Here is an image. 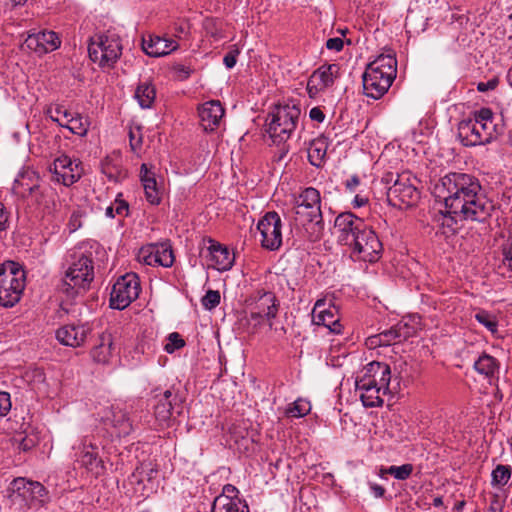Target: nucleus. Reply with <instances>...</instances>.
Instances as JSON below:
<instances>
[{
    "label": "nucleus",
    "mask_w": 512,
    "mask_h": 512,
    "mask_svg": "<svg viewBox=\"0 0 512 512\" xmlns=\"http://www.w3.org/2000/svg\"><path fill=\"white\" fill-rule=\"evenodd\" d=\"M433 194L449 213L467 221H485L494 209L493 203L481 193L479 180L466 173L451 172L441 177Z\"/></svg>",
    "instance_id": "f257e3e1"
},
{
    "label": "nucleus",
    "mask_w": 512,
    "mask_h": 512,
    "mask_svg": "<svg viewBox=\"0 0 512 512\" xmlns=\"http://www.w3.org/2000/svg\"><path fill=\"white\" fill-rule=\"evenodd\" d=\"M397 74V60L391 54H381L367 65L363 74V89L366 96L380 99L391 87Z\"/></svg>",
    "instance_id": "f03ea898"
},
{
    "label": "nucleus",
    "mask_w": 512,
    "mask_h": 512,
    "mask_svg": "<svg viewBox=\"0 0 512 512\" xmlns=\"http://www.w3.org/2000/svg\"><path fill=\"white\" fill-rule=\"evenodd\" d=\"M494 128L493 112L482 108L474 112L473 118L459 123L458 136L465 146L482 145L492 140Z\"/></svg>",
    "instance_id": "7ed1b4c3"
},
{
    "label": "nucleus",
    "mask_w": 512,
    "mask_h": 512,
    "mask_svg": "<svg viewBox=\"0 0 512 512\" xmlns=\"http://www.w3.org/2000/svg\"><path fill=\"white\" fill-rule=\"evenodd\" d=\"M294 221L298 226L311 225L313 232L320 233L323 229L320 192L307 187L294 199Z\"/></svg>",
    "instance_id": "20e7f679"
},
{
    "label": "nucleus",
    "mask_w": 512,
    "mask_h": 512,
    "mask_svg": "<svg viewBox=\"0 0 512 512\" xmlns=\"http://www.w3.org/2000/svg\"><path fill=\"white\" fill-rule=\"evenodd\" d=\"M26 285L24 269L14 261H5L0 265V305L13 307L23 294Z\"/></svg>",
    "instance_id": "39448f33"
},
{
    "label": "nucleus",
    "mask_w": 512,
    "mask_h": 512,
    "mask_svg": "<svg viewBox=\"0 0 512 512\" xmlns=\"http://www.w3.org/2000/svg\"><path fill=\"white\" fill-rule=\"evenodd\" d=\"M297 105H277L267 118V132L274 143L286 142L294 133L300 118Z\"/></svg>",
    "instance_id": "423d86ee"
},
{
    "label": "nucleus",
    "mask_w": 512,
    "mask_h": 512,
    "mask_svg": "<svg viewBox=\"0 0 512 512\" xmlns=\"http://www.w3.org/2000/svg\"><path fill=\"white\" fill-rule=\"evenodd\" d=\"M94 279L93 260L90 256L80 253L73 256L61 284V291L73 297L89 288Z\"/></svg>",
    "instance_id": "0eeeda50"
},
{
    "label": "nucleus",
    "mask_w": 512,
    "mask_h": 512,
    "mask_svg": "<svg viewBox=\"0 0 512 512\" xmlns=\"http://www.w3.org/2000/svg\"><path fill=\"white\" fill-rule=\"evenodd\" d=\"M88 54L101 68L113 67L122 54L119 36L114 33L93 36L88 45Z\"/></svg>",
    "instance_id": "6e6552de"
},
{
    "label": "nucleus",
    "mask_w": 512,
    "mask_h": 512,
    "mask_svg": "<svg viewBox=\"0 0 512 512\" xmlns=\"http://www.w3.org/2000/svg\"><path fill=\"white\" fill-rule=\"evenodd\" d=\"M154 416L159 426L169 427L176 415L182 413V399L174 389L156 388L152 391Z\"/></svg>",
    "instance_id": "1a4fd4ad"
},
{
    "label": "nucleus",
    "mask_w": 512,
    "mask_h": 512,
    "mask_svg": "<svg viewBox=\"0 0 512 512\" xmlns=\"http://www.w3.org/2000/svg\"><path fill=\"white\" fill-rule=\"evenodd\" d=\"M141 287L138 276L135 273H127L117 279L110 295V306L123 310L139 296Z\"/></svg>",
    "instance_id": "9d476101"
},
{
    "label": "nucleus",
    "mask_w": 512,
    "mask_h": 512,
    "mask_svg": "<svg viewBox=\"0 0 512 512\" xmlns=\"http://www.w3.org/2000/svg\"><path fill=\"white\" fill-rule=\"evenodd\" d=\"M415 177L409 173L397 176L394 184L387 190V200L390 205L401 208L413 206L419 199L420 193L414 185Z\"/></svg>",
    "instance_id": "9b49d317"
},
{
    "label": "nucleus",
    "mask_w": 512,
    "mask_h": 512,
    "mask_svg": "<svg viewBox=\"0 0 512 512\" xmlns=\"http://www.w3.org/2000/svg\"><path fill=\"white\" fill-rule=\"evenodd\" d=\"M349 247L352 249L353 256L370 263L377 262L383 250L378 236L368 225L365 226Z\"/></svg>",
    "instance_id": "f8f14e48"
},
{
    "label": "nucleus",
    "mask_w": 512,
    "mask_h": 512,
    "mask_svg": "<svg viewBox=\"0 0 512 512\" xmlns=\"http://www.w3.org/2000/svg\"><path fill=\"white\" fill-rule=\"evenodd\" d=\"M47 496L45 487L34 481L18 478L13 482V492L10 495L13 503L23 502L24 506L37 507L44 503Z\"/></svg>",
    "instance_id": "ddd939ff"
},
{
    "label": "nucleus",
    "mask_w": 512,
    "mask_h": 512,
    "mask_svg": "<svg viewBox=\"0 0 512 512\" xmlns=\"http://www.w3.org/2000/svg\"><path fill=\"white\" fill-rule=\"evenodd\" d=\"M261 246L267 250H278L282 245V220L275 211L267 212L258 222Z\"/></svg>",
    "instance_id": "4468645a"
},
{
    "label": "nucleus",
    "mask_w": 512,
    "mask_h": 512,
    "mask_svg": "<svg viewBox=\"0 0 512 512\" xmlns=\"http://www.w3.org/2000/svg\"><path fill=\"white\" fill-rule=\"evenodd\" d=\"M367 224L351 212L339 214L334 222V234L342 245L351 246Z\"/></svg>",
    "instance_id": "2eb2a0df"
},
{
    "label": "nucleus",
    "mask_w": 512,
    "mask_h": 512,
    "mask_svg": "<svg viewBox=\"0 0 512 512\" xmlns=\"http://www.w3.org/2000/svg\"><path fill=\"white\" fill-rule=\"evenodd\" d=\"M252 300L250 304V318L256 324L262 323L265 319L270 321L276 317L279 303L274 293L257 291Z\"/></svg>",
    "instance_id": "dca6fc26"
},
{
    "label": "nucleus",
    "mask_w": 512,
    "mask_h": 512,
    "mask_svg": "<svg viewBox=\"0 0 512 512\" xmlns=\"http://www.w3.org/2000/svg\"><path fill=\"white\" fill-rule=\"evenodd\" d=\"M138 260L149 266L171 267L175 261L172 247L167 243L149 244L138 252Z\"/></svg>",
    "instance_id": "f3484780"
},
{
    "label": "nucleus",
    "mask_w": 512,
    "mask_h": 512,
    "mask_svg": "<svg viewBox=\"0 0 512 512\" xmlns=\"http://www.w3.org/2000/svg\"><path fill=\"white\" fill-rule=\"evenodd\" d=\"M83 173L82 163L79 160L71 159L62 155L53 163V174L57 182L70 186L78 181Z\"/></svg>",
    "instance_id": "a211bd4d"
},
{
    "label": "nucleus",
    "mask_w": 512,
    "mask_h": 512,
    "mask_svg": "<svg viewBox=\"0 0 512 512\" xmlns=\"http://www.w3.org/2000/svg\"><path fill=\"white\" fill-rule=\"evenodd\" d=\"M414 333L415 330L413 327H411L407 323L400 322L388 330H385L377 335L370 336L367 339V344L371 348H375L378 346H389L401 342L403 340H407L408 338L413 336Z\"/></svg>",
    "instance_id": "6ab92c4d"
},
{
    "label": "nucleus",
    "mask_w": 512,
    "mask_h": 512,
    "mask_svg": "<svg viewBox=\"0 0 512 512\" xmlns=\"http://www.w3.org/2000/svg\"><path fill=\"white\" fill-rule=\"evenodd\" d=\"M312 320L316 325L326 327L333 334L342 333V325L334 306L326 307L325 299H318L312 310Z\"/></svg>",
    "instance_id": "aec40b11"
},
{
    "label": "nucleus",
    "mask_w": 512,
    "mask_h": 512,
    "mask_svg": "<svg viewBox=\"0 0 512 512\" xmlns=\"http://www.w3.org/2000/svg\"><path fill=\"white\" fill-rule=\"evenodd\" d=\"M20 196L42 208L44 212L50 213L55 206V192L48 185L33 184L24 188Z\"/></svg>",
    "instance_id": "412c9836"
},
{
    "label": "nucleus",
    "mask_w": 512,
    "mask_h": 512,
    "mask_svg": "<svg viewBox=\"0 0 512 512\" xmlns=\"http://www.w3.org/2000/svg\"><path fill=\"white\" fill-rule=\"evenodd\" d=\"M23 45L27 49L42 55L58 49L61 45V40L54 31H41L28 35Z\"/></svg>",
    "instance_id": "4be33fe9"
},
{
    "label": "nucleus",
    "mask_w": 512,
    "mask_h": 512,
    "mask_svg": "<svg viewBox=\"0 0 512 512\" xmlns=\"http://www.w3.org/2000/svg\"><path fill=\"white\" fill-rule=\"evenodd\" d=\"M106 426L114 429L118 437L128 436L133 431L132 423L127 413L118 406H111L102 417Z\"/></svg>",
    "instance_id": "5701e85b"
},
{
    "label": "nucleus",
    "mask_w": 512,
    "mask_h": 512,
    "mask_svg": "<svg viewBox=\"0 0 512 512\" xmlns=\"http://www.w3.org/2000/svg\"><path fill=\"white\" fill-rule=\"evenodd\" d=\"M225 110L219 100H210L198 108L200 122L205 131H215L224 116Z\"/></svg>",
    "instance_id": "b1692460"
},
{
    "label": "nucleus",
    "mask_w": 512,
    "mask_h": 512,
    "mask_svg": "<svg viewBox=\"0 0 512 512\" xmlns=\"http://www.w3.org/2000/svg\"><path fill=\"white\" fill-rule=\"evenodd\" d=\"M90 331L88 324H68L56 331V338L63 345L76 348L85 342Z\"/></svg>",
    "instance_id": "393cba45"
},
{
    "label": "nucleus",
    "mask_w": 512,
    "mask_h": 512,
    "mask_svg": "<svg viewBox=\"0 0 512 512\" xmlns=\"http://www.w3.org/2000/svg\"><path fill=\"white\" fill-rule=\"evenodd\" d=\"M80 449L78 461L81 465L94 475H101L105 470V466L102 459L98 456V447L88 441L87 437H84Z\"/></svg>",
    "instance_id": "a878e982"
},
{
    "label": "nucleus",
    "mask_w": 512,
    "mask_h": 512,
    "mask_svg": "<svg viewBox=\"0 0 512 512\" xmlns=\"http://www.w3.org/2000/svg\"><path fill=\"white\" fill-rule=\"evenodd\" d=\"M363 371L364 374L360 379H369L373 385L384 388V394L389 391L391 369L388 364L372 361L364 367Z\"/></svg>",
    "instance_id": "bb28decb"
},
{
    "label": "nucleus",
    "mask_w": 512,
    "mask_h": 512,
    "mask_svg": "<svg viewBox=\"0 0 512 512\" xmlns=\"http://www.w3.org/2000/svg\"><path fill=\"white\" fill-rule=\"evenodd\" d=\"M208 243L207 251L210 257L211 267L218 271L229 270L235 260L234 254H231L227 247L212 239H209Z\"/></svg>",
    "instance_id": "cd10ccee"
},
{
    "label": "nucleus",
    "mask_w": 512,
    "mask_h": 512,
    "mask_svg": "<svg viewBox=\"0 0 512 512\" xmlns=\"http://www.w3.org/2000/svg\"><path fill=\"white\" fill-rule=\"evenodd\" d=\"M143 50L149 56H165L178 48V43L170 38L149 35L148 39H143Z\"/></svg>",
    "instance_id": "c85d7f7f"
},
{
    "label": "nucleus",
    "mask_w": 512,
    "mask_h": 512,
    "mask_svg": "<svg viewBox=\"0 0 512 512\" xmlns=\"http://www.w3.org/2000/svg\"><path fill=\"white\" fill-rule=\"evenodd\" d=\"M356 390L360 392V399L365 407H379L383 404L380 392L384 388L373 385L369 379H356Z\"/></svg>",
    "instance_id": "c756f323"
},
{
    "label": "nucleus",
    "mask_w": 512,
    "mask_h": 512,
    "mask_svg": "<svg viewBox=\"0 0 512 512\" xmlns=\"http://www.w3.org/2000/svg\"><path fill=\"white\" fill-rule=\"evenodd\" d=\"M140 178L145 191L146 200L152 205H158L161 201V192L158 188L155 174L147 164H142Z\"/></svg>",
    "instance_id": "7c9ffc66"
},
{
    "label": "nucleus",
    "mask_w": 512,
    "mask_h": 512,
    "mask_svg": "<svg viewBox=\"0 0 512 512\" xmlns=\"http://www.w3.org/2000/svg\"><path fill=\"white\" fill-rule=\"evenodd\" d=\"M328 142L325 137H318L310 142L308 148V160L311 165L321 167L326 158Z\"/></svg>",
    "instance_id": "2f4dec72"
},
{
    "label": "nucleus",
    "mask_w": 512,
    "mask_h": 512,
    "mask_svg": "<svg viewBox=\"0 0 512 512\" xmlns=\"http://www.w3.org/2000/svg\"><path fill=\"white\" fill-rule=\"evenodd\" d=\"M340 66L336 63L322 65L312 75L313 79H318L320 89L328 88L334 84L335 79L339 77Z\"/></svg>",
    "instance_id": "473e14b6"
},
{
    "label": "nucleus",
    "mask_w": 512,
    "mask_h": 512,
    "mask_svg": "<svg viewBox=\"0 0 512 512\" xmlns=\"http://www.w3.org/2000/svg\"><path fill=\"white\" fill-rule=\"evenodd\" d=\"M112 336L109 333L103 332L99 336V343L92 349L91 356L97 363L108 362L112 352Z\"/></svg>",
    "instance_id": "72a5a7b5"
},
{
    "label": "nucleus",
    "mask_w": 512,
    "mask_h": 512,
    "mask_svg": "<svg viewBox=\"0 0 512 512\" xmlns=\"http://www.w3.org/2000/svg\"><path fill=\"white\" fill-rule=\"evenodd\" d=\"M61 127L68 129L75 135L84 137L90 127V122L87 117L81 114H72L62 123Z\"/></svg>",
    "instance_id": "f704fd0d"
},
{
    "label": "nucleus",
    "mask_w": 512,
    "mask_h": 512,
    "mask_svg": "<svg viewBox=\"0 0 512 512\" xmlns=\"http://www.w3.org/2000/svg\"><path fill=\"white\" fill-rule=\"evenodd\" d=\"M211 512H250L245 500L214 499Z\"/></svg>",
    "instance_id": "c9c22d12"
},
{
    "label": "nucleus",
    "mask_w": 512,
    "mask_h": 512,
    "mask_svg": "<svg viewBox=\"0 0 512 512\" xmlns=\"http://www.w3.org/2000/svg\"><path fill=\"white\" fill-rule=\"evenodd\" d=\"M155 88L149 83L138 85L135 91V98L142 108H150L155 100Z\"/></svg>",
    "instance_id": "e433bc0d"
},
{
    "label": "nucleus",
    "mask_w": 512,
    "mask_h": 512,
    "mask_svg": "<svg viewBox=\"0 0 512 512\" xmlns=\"http://www.w3.org/2000/svg\"><path fill=\"white\" fill-rule=\"evenodd\" d=\"M475 370L487 377L492 376L498 369L497 361L488 354H482L474 363Z\"/></svg>",
    "instance_id": "4c0bfd02"
},
{
    "label": "nucleus",
    "mask_w": 512,
    "mask_h": 512,
    "mask_svg": "<svg viewBox=\"0 0 512 512\" xmlns=\"http://www.w3.org/2000/svg\"><path fill=\"white\" fill-rule=\"evenodd\" d=\"M437 221L444 229H447V231L444 230L443 233H454L458 229V222L466 220L456 214L449 213L447 209H445L444 211H440V217Z\"/></svg>",
    "instance_id": "58836bf2"
},
{
    "label": "nucleus",
    "mask_w": 512,
    "mask_h": 512,
    "mask_svg": "<svg viewBox=\"0 0 512 512\" xmlns=\"http://www.w3.org/2000/svg\"><path fill=\"white\" fill-rule=\"evenodd\" d=\"M511 478V467L508 465H497L491 473V484L493 486H504Z\"/></svg>",
    "instance_id": "ea45409f"
},
{
    "label": "nucleus",
    "mask_w": 512,
    "mask_h": 512,
    "mask_svg": "<svg viewBox=\"0 0 512 512\" xmlns=\"http://www.w3.org/2000/svg\"><path fill=\"white\" fill-rule=\"evenodd\" d=\"M311 410V405L304 399H297L288 406L285 413L289 417L300 418L307 415Z\"/></svg>",
    "instance_id": "a19ab883"
},
{
    "label": "nucleus",
    "mask_w": 512,
    "mask_h": 512,
    "mask_svg": "<svg viewBox=\"0 0 512 512\" xmlns=\"http://www.w3.org/2000/svg\"><path fill=\"white\" fill-rule=\"evenodd\" d=\"M475 319L491 333L495 334L498 331V322L495 315L485 310H480L475 314Z\"/></svg>",
    "instance_id": "79ce46f5"
},
{
    "label": "nucleus",
    "mask_w": 512,
    "mask_h": 512,
    "mask_svg": "<svg viewBox=\"0 0 512 512\" xmlns=\"http://www.w3.org/2000/svg\"><path fill=\"white\" fill-rule=\"evenodd\" d=\"M414 467L410 463L403 464L401 466L392 465L387 467V472L397 480H407L413 473Z\"/></svg>",
    "instance_id": "37998d69"
},
{
    "label": "nucleus",
    "mask_w": 512,
    "mask_h": 512,
    "mask_svg": "<svg viewBox=\"0 0 512 512\" xmlns=\"http://www.w3.org/2000/svg\"><path fill=\"white\" fill-rule=\"evenodd\" d=\"M46 115L49 116L53 122H56L59 126H61L64 121L60 115L66 119L71 116V112L65 109L62 105H55L54 107L50 106L47 108Z\"/></svg>",
    "instance_id": "c03bdc74"
},
{
    "label": "nucleus",
    "mask_w": 512,
    "mask_h": 512,
    "mask_svg": "<svg viewBox=\"0 0 512 512\" xmlns=\"http://www.w3.org/2000/svg\"><path fill=\"white\" fill-rule=\"evenodd\" d=\"M157 473V470H155L151 464H145L142 463L140 466L136 467L135 471L133 472L132 476L135 478L138 482L143 481L144 478L147 480H152L154 478V475Z\"/></svg>",
    "instance_id": "a18cd8bd"
},
{
    "label": "nucleus",
    "mask_w": 512,
    "mask_h": 512,
    "mask_svg": "<svg viewBox=\"0 0 512 512\" xmlns=\"http://www.w3.org/2000/svg\"><path fill=\"white\" fill-rule=\"evenodd\" d=\"M129 142L132 151L137 152L142 147L143 135L140 127H131L129 130Z\"/></svg>",
    "instance_id": "49530a36"
},
{
    "label": "nucleus",
    "mask_w": 512,
    "mask_h": 512,
    "mask_svg": "<svg viewBox=\"0 0 512 512\" xmlns=\"http://www.w3.org/2000/svg\"><path fill=\"white\" fill-rule=\"evenodd\" d=\"M185 345L184 340L181 338V336L173 332L169 334L168 336V342L164 346V350L167 353H173L175 350L182 348Z\"/></svg>",
    "instance_id": "de8ad7c7"
},
{
    "label": "nucleus",
    "mask_w": 512,
    "mask_h": 512,
    "mask_svg": "<svg viewBox=\"0 0 512 512\" xmlns=\"http://www.w3.org/2000/svg\"><path fill=\"white\" fill-rule=\"evenodd\" d=\"M220 293L216 290H208L205 296L202 298V305L208 309L212 310L220 303Z\"/></svg>",
    "instance_id": "09e8293b"
},
{
    "label": "nucleus",
    "mask_w": 512,
    "mask_h": 512,
    "mask_svg": "<svg viewBox=\"0 0 512 512\" xmlns=\"http://www.w3.org/2000/svg\"><path fill=\"white\" fill-rule=\"evenodd\" d=\"M238 493V489L235 486L227 484L223 487L222 493L215 499L226 498L228 500H242L238 497Z\"/></svg>",
    "instance_id": "8fccbe9b"
},
{
    "label": "nucleus",
    "mask_w": 512,
    "mask_h": 512,
    "mask_svg": "<svg viewBox=\"0 0 512 512\" xmlns=\"http://www.w3.org/2000/svg\"><path fill=\"white\" fill-rule=\"evenodd\" d=\"M33 184H40V183L37 180L33 181L31 178L22 176L20 179H17L15 181L13 189H14L15 193L20 195V192L24 188H28L29 186H32Z\"/></svg>",
    "instance_id": "3c124183"
},
{
    "label": "nucleus",
    "mask_w": 512,
    "mask_h": 512,
    "mask_svg": "<svg viewBox=\"0 0 512 512\" xmlns=\"http://www.w3.org/2000/svg\"><path fill=\"white\" fill-rule=\"evenodd\" d=\"M11 409L10 395L7 392H0V417L5 416Z\"/></svg>",
    "instance_id": "603ef678"
},
{
    "label": "nucleus",
    "mask_w": 512,
    "mask_h": 512,
    "mask_svg": "<svg viewBox=\"0 0 512 512\" xmlns=\"http://www.w3.org/2000/svg\"><path fill=\"white\" fill-rule=\"evenodd\" d=\"M112 205L114 207V211H115L116 215H120V216L128 215L129 206L125 200L117 198Z\"/></svg>",
    "instance_id": "864d4df0"
},
{
    "label": "nucleus",
    "mask_w": 512,
    "mask_h": 512,
    "mask_svg": "<svg viewBox=\"0 0 512 512\" xmlns=\"http://www.w3.org/2000/svg\"><path fill=\"white\" fill-rule=\"evenodd\" d=\"M239 51L237 49L229 51L223 58V62L228 69L233 68L237 62Z\"/></svg>",
    "instance_id": "5fc2aeb1"
},
{
    "label": "nucleus",
    "mask_w": 512,
    "mask_h": 512,
    "mask_svg": "<svg viewBox=\"0 0 512 512\" xmlns=\"http://www.w3.org/2000/svg\"><path fill=\"white\" fill-rule=\"evenodd\" d=\"M343 46H344V42H343L342 38H340V37L329 38L326 41V48L329 50H334L336 52H339L343 49Z\"/></svg>",
    "instance_id": "6e6d98bb"
},
{
    "label": "nucleus",
    "mask_w": 512,
    "mask_h": 512,
    "mask_svg": "<svg viewBox=\"0 0 512 512\" xmlns=\"http://www.w3.org/2000/svg\"><path fill=\"white\" fill-rule=\"evenodd\" d=\"M498 83L499 81L497 78H492L487 82H479L477 84V90L479 92H487L490 90H494L498 86Z\"/></svg>",
    "instance_id": "4d7b16f0"
},
{
    "label": "nucleus",
    "mask_w": 512,
    "mask_h": 512,
    "mask_svg": "<svg viewBox=\"0 0 512 512\" xmlns=\"http://www.w3.org/2000/svg\"><path fill=\"white\" fill-rule=\"evenodd\" d=\"M504 505L497 495H494L490 501L487 512H503Z\"/></svg>",
    "instance_id": "13d9d810"
},
{
    "label": "nucleus",
    "mask_w": 512,
    "mask_h": 512,
    "mask_svg": "<svg viewBox=\"0 0 512 512\" xmlns=\"http://www.w3.org/2000/svg\"><path fill=\"white\" fill-rule=\"evenodd\" d=\"M360 185V179L357 175L351 176L349 179L345 182L346 190H348L350 193H354L356 191V188Z\"/></svg>",
    "instance_id": "bf43d9fd"
},
{
    "label": "nucleus",
    "mask_w": 512,
    "mask_h": 512,
    "mask_svg": "<svg viewBox=\"0 0 512 512\" xmlns=\"http://www.w3.org/2000/svg\"><path fill=\"white\" fill-rule=\"evenodd\" d=\"M309 117L311 120L321 123L325 119V114L319 107H313L309 112Z\"/></svg>",
    "instance_id": "052dcab7"
},
{
    "label": "nucleus",
    "mask_w": 512,
    "mask_h": 512,
    "mask_svg": "<svg viewBox=\"0 0 512 512\" xmlns=\"http://www.w3.org/2000/svg\"><path fill=\"white\" fill-rule=\"evenodd\" d=\"M7 221L8 212L6 211L4 204L0 202V230H4L6 228Z\"/></svg>",
    "instance_id": "680f3d73"
},
{
    "label": "nucleus",
    "mask_w": 512,
    "mask_h": 512,
    "mask_svg": "<svg viewBox=\"0 0 512 512\" xmlns=\"http://www.w3.org/2000/svg\"><path fill=\"white\" fill-rule=\"evenodd\" d=\"M370 489L375 497L381 498L385 494V488L376 483H370Z\"/></svg>",
    "instance_id": "e2e57ef3"
},
{
    "label": "nucleus",
    "mask_w": 512,
    "mask_h": 512,
    "mask_svg": "<svg viewBox=\"0 0 512 512\" xmlns=\"http://www.w3.org/2000/svg\"><path fill=\"white\" fill-rule=\"evenodd\" d=\"M368 199L366 197L356 195L353 200L354 207H363L367 204Z\"/></svg>",
    "instance_id": "0e129e2a"
},
{
    "label": "nucleus",
    "mask_w": 512,
    "mask_h": 512,
    "mask_svg": "<svg viewBox=\"0 0 512 512\" xmlns=\"http://www.w3.org/2000/svg\"><path fill=\"white\" fill-rule=\"evenodd\" d=\"M34 445L32 439H23L20 446L23 450H28Z\"/></svg>",
    "instance_id": "69168bd1"
},
{
    "label": "nucleus",
    "mask_w": 512,
    "mask_h": 512,
    "mask_svg": "<svg viewBox=\"0 0 512 512\" xmlns=\"http://www.w3.org/2000/svg\"><path fill=\"white\" fill-rule=\"evenodd\" d=\"M105 214L107 217L114 218L115 217V211L113 205H110L106 208Z\"/></svg>",
    "instance_id": "338daca9"
},
{
    "label": "nucleus",
    "mask_w": 512,
    "mask_h": 512,
    "mask_svg": "<svg viewBox=\"0 0 512 512\" xmlns=\"http://www.w3.org/2000/svg\"><path fill=\"white\" fill-rule=\"evenodd\" d=\"M465 506V501H460L454 506V510L457 512H461Z\"/></svg>",
    "instance_id": "774afa93"
}]
</instances>
